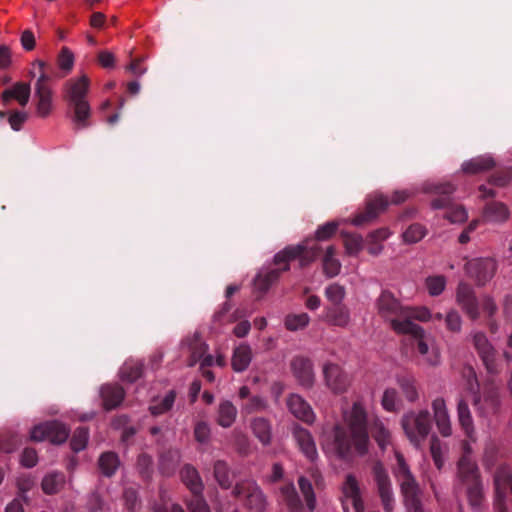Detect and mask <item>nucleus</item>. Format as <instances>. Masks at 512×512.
Here are the masks:
<instances>
[{"label": "nucleus", "instance_id": "f257e3e1", "mask_svg": "<svg viewBox=\"0 0 512 512\" xmlns=\"http://www.w3.org/2000/svg\"><path fill=\"white\" fill-rule=\"evenodd\" d=\"M343 425L320 436L323 452L330 457L346 459L368 452L370 440L367 430V412L361 401L342 411Z\"/></svg>", "mask_w": 512, "mask_h": 512}, {"label": "nucleus", "instance_id": "f03ea898", "mask_svg": "<svg viewBox=\"0 0 512 512\" xmlns=\"http://www.w3.org/2000/svg\"><path fill=\"white\" fill-rule=\"evenodd\" d=\"M89 87L90 80L85 74L69 79L64 86V98L72 111V122L77 128L89 125L91 107L86 100Z\"/></svg>", "mask_w": 512, "mask_h": 512}, {"label": "nucleus", "instance_id": "7ed1b4c3", "mask_svg": "<svg viewBox=\"0 0 512 512\" xmlns=\"http://www.w3.org/2000/svg\"><path fill=\"white\" fill-rule=\"evenodd\" d=\"M395 332L398 334H410L416 341L419 354L423 362L429 366L438 365L440 353L432 336L428 335L419 325L414 323L396 324Z\"/></svg>", "mask_w": 512, "mask_h": 512}, {"label": "nucleus", "instance_id": "20e7f679", "mask_svg": "<svg viewBox=\"0 0 512 512\" xmlns=\"http://www.w3.org/2000/svg\"><path fill=\"white\" fill-rule=\"evenodd\" d=\"M394 474L399 482L408 512H423L419 501V488L404 457L396 452Z\"/></svg>", "mask_w": 512, "mask_h": 512}, {"label": "nucleus", "instance_id": "39448f33", "mask_svg": "<svg viewBox=\"0 0 512 512\" xmlns=\"http://www.w3.org/2000/svg\"><path fill=\"white\" fill-rule=\"evenodd\" d=\"M320 246L317 244L309 245L304 241L294 246H287L274 256L275 265H282V270H289V261L298 259L301 267H306L313 263L319 256Z\"/></svg>", "mask_w": 512, "mask_h": 512}, {"label": "nucleus", "instance_id": "423d86ee", "mask_svg": "<svg viewBox=\"0 0 512 512\" xmlns=\"http://www.w3.org/2000/svg\"><path fill=\"white\" fill-rule=\"evenodd\" d=\"M401 425L409 441L419 446L430 432V414L427 410L407 412L401 419Z\"/></svg>", "mask_w": 512, "mask_h": 512}, {"label": "nucleus", "instance_id": "0eeeda50", "mask_svg": "<svg viewBox=\"0 0 512 512\" xmlns=\"http://www.w3.org/2000/svg\"><path fill=\"white\" fill-rule=\"evenodd\" d=\"M45 64L37 61L33 64L34 73L38 71V78L34 85V97L36 101V114L39 117H48L53 110V90L49 84V77L44 70Z\"/></svg>", "mask_w": 512, "mask_h": 512}, {"label": "nucleus", "instance_id": "6e6552de", "mask_svg": "<svg viewBox=\"0 0 512 512\" xmlns=\"http://www.w3.org/2000/svg\"><path fill=\"white\" fill-rule=\"evenodd\" d=\"M182 350L183 352L190 354V366L195 365L197 362H200L201 367H208L212 365L222 367L225 365L223 355L218 354L215 358L212 355H206L207 345L200 339L197 333L188 337L182 343Z\"/></svg>", "mask_w": 512, "mask_h": 512}, {"label": "nucleus", "instance_id": "1a4fd4ad", "mask_svg": "<svg viewBox=\"0 0 512 512\" xmlns=\"http://www.w3.org/2000/svg\"><path fill=\"white\" fill-rule=\"evenodd\" d=\"M378 313L387 321L391 328L395 331L396 324L413 323L412 321L403 320L405 308L389 291H383L376 301Z\"/></svg>", "mask_w": 512, "mask_h": 512}, {"label": "nucleus", "instance_id": "9d476101", "mask_svg": "<svg viewBox=\"0 0 512 512\" xmlns=\"http://www.w3.org/2000/svg\"><path fill=\"white\" fill-rule=\"evenodd\" d=\"M410 194L407 191H395L391 197V200L388 201L386 197L383 195H375L373 198H370L367 202V210L366 213L361 214L353 218L351 221L353 225L359 226L366 221L374 218L379 212L386 209V207L392 204H400L406 201L409 198Z\"/></svg>", "mask_w": 512, "mask_h": 512}, {"label": "nucleus", "instance_id": "9b49d317", "mask_svg": "<svg viewBox=\"0 0 512 512\" xmlns=\"http://www.w3.org/2000/svg\"><path fill=\"white\" fill-rule=\"evenodd\" d=\"M464 269L478 285H484L495 275L497 263L490 257L473 258L465 263Z\"/></svg>", "mask_w": 512, "mask_h": 512}, {"label": "nucleus", "instance_id": "f8f14e48", "mask_svg": "<svg viewBox=\"0 0 512 512\" xmlns=\"http://www.w3.org/2000/svg\"><path fill=\"white\" fill-rule=\"evenodd\" d=\"M69 435V430L60 422L51 421L36 425L30 432L33 441H49L53 444L64 443Z\"/></svg>", "mask_w": 512, "mask_h": 512}, {"label": "nucleus", "instance_id": "ddd939ff", "mask_svg": "<svg viewBox=\"0 0 512 512\" xmlns=\"http://www.w3.org/2000/svg\"><path fill=\"white\" fill-rule=\"evenodd\" d=\"M325 386L334 394L347 392L351 385L349 375L336 363L326 362L322 367Z\"/></svg>", "mask_w": 512, "mask_h": 512}, {"label": "nucleus", "instance_id": "4468645a", "mask_svg": "<svg viewBox=\"0 0 512 512\" xmlns=\"http://www.w3.org/2000/svg\"><path fill=\"white\" fill-rule=\"evenodd\" d=\"M342 494V506L344 512H349L350 506L355 510V512L364 511L359 484L353 475L348 474L346 476L342 485Z\"/></svg>", "mask_w": 512, "mask_h": 512}, {"label": "nucleus", "instance_id": "2eb2a0df", "mask_svg": "<svg viewBox=\"0 0 512 512\" xmlns=\"http://www.w3.org/2000/svg\"><path fill=\"white\" fill-rule=\"evenodd\" d=\"M233 493L236 496H244L247 507L255 512H261L265 508L266 499L260 488L252 481L237 484Z\"/></svg>", "mask_w": 512, "mask_h": 512}, {"label": "nucleus", "instance_id": "dca6fc26", "mask_svg": "<svg viewBox=\"0 0 512 512\" xmlns=\"http://www.w3.org/2000/svg\"><path fill=\"white\" fill-rule=\"evenodd\" d=\"M456 302L472 320H476L480 316V310L473 289L465 284L460 283L456 290Z\"/></svg>", "mask_w": 512, "mask_h": 512}, {"label": "nucleus", "instance_id": "f3484780", "mask_svg": "<svg viewBox=\"0 0 512 512\" xmlns=\"http://www.w3.org/2000/svg\"><path fill=\"white\" fill-rule=\"evenodd\" d=\"M321 320L328 326L341 329H348L352 323L351 312L346 305L326 307Z\"/></svg>", "mask_w": 512, "mask_h": 512}, {"label": "nucleus", "instance_id": "a211bd4d", "mask_svg": "<svg viewBox=\"0 0 512 512\" xmlns=\"http://www.w3.org/2000/svg\"><path fill=\"white\" fill-rule=\"evenodd\" d=\"M373 473L384 508L390 512L393 509L394 497L389 476L381 464L373 467Z\"/></svg>", "mask_w": 512, "mask_h": 512}, {"label": "nucleus", "instance_id": "6ab92c4d", "mask_svg": "<svg viewBox=\"0 0 512 512\" xmlns=\"http://www.w3.org/2000/svg\"><path fill=\"white\" fill-rule=\"evenodd\" d=\"M433 418L439 433L444 437L452 434V424L450 414L445 400L437 397L432 401Z\"/></svg>", "mask_w": 512, "mask_h": 512}, {"label": "nucleus", "instance_id": "aec40b11", "mask_svg": "<svg viewBox=\"0 0 512 512\" xmlns=\"http://www.w3.org/2000/svg\"><path fill=\"white\" fill-rule=\"evenodd\" d=\"M475 349L478 351L486 368L490 372L496 371L495 350L487 336L482 332H475L471 335Z\"/></svg>", "mask_w": 512, "mask_h": 512}, {"label": "nucleus", "instance_id": "412c9836", "mask_svg": "<svg viewBox=\"0 0 512 512\" xmlns=\"http://www.w3.org/2000/svg\"><path fill=\"white\" fill-rule=\"evenodd\" d=\"M293 437L303 455L311 462H314L318 458V452L315 441L311 433L295 425L292 429Z\"/></svg>", "mask_w": 512, "mask_h": 512}, {"label": "nucleus", "instance_id": "4be33fe9", "mask_svg": "<svg viewBox=\"0 0 512 512\" xmlns=\"http://www.w3.org/2000/svg\"><path fill=\"white\" fill-rule=\"evenodd\" d=\"M293 375L303 387H311L315 380L313 365L311 361L304 357H296L291 362Z\"/></svg>", "mask_w": 512, "mask_h": 512}, {"label": "nucleus", "instance_id": "5701e85b", "mask_svg": "<svg viewBox=\"0 0 512 512\" xmlns=\"http://www.w3.org/2000/svg\"><path fill=\"white\" fill-rule=\"evenodd\" d=\"M289 411L298 419L306 422L313 423L315 414L310 405L298 394H292L287 400Z\"/></svg>", "mask_w": 512, "mask_h": 512}, {"label": "nucleus", "instance_id": "b1692460", "mask_svg": "<svg viewBox=\"0 0 512 512\" xmlns=\"http://www.w3.org/2000/svg\"><path fill=\"white\" fill-rule=\"evenodd\" d=\"M31 94L30 84L17 82L12 87L2 92V101L7 104L10 100H16L21 106H26Z\"/></svg>", "mask_w": 512, "mask_h": 512}, {"label": "nucleus", "instance_id": "393cba45", "mask_svg": "<svg viewBox=\"0 0 512 512\" xmlns=\"http://www.w3.org/2000/svg\"><path fill=\"white\" fill-rule=\"evenodd\" d=\"M237 414L236 406L228 400H223L218 405L215 420L221 427L229 428L235 422Z\"/></svg>", "mask_w": 512, "mask_h": 512}, {"label": "nucleus", "instance_id": "a878e982", "mask_svg": "<svg viewBox=\"0 0 512 512\" xmlns=\"http://www.w3.org/2000/svg\"><path fill=\"white\" fill-rule=\"evenodd\" d=\"M252 360L251 347L245 343L240 344L234 349L231 365L234 371H245Z\"/></svg>", "mask_w": 512, "mask_h": 512}, {"label": "nucleus", "instance_id": "bb28decb", "mask_svg": "<svg viewBox=\"0 0 512 512\" xmlns=\"http://www.w3.org/2000/svg\"><path fill=\"white\" fill-rule=\"evenodd\" d=\"M495 166V161L490 155L472 158L462 164V170L468 174H476L487 171Z\"/></svg>", "mask_w": 512, "mask_h": 512}, {"label": "nucleus", "instance_id": "cd10ccee", "mask_svg": "<svg viewBox=\"0 0 512 512\" xmlns=\"http://www.w3.org/2000/svg\"><path fill=\"white\" fill-rule=\"evenodd\" d=\"M251 430L254 436L264 445L267 446L272 440V427L270 422L262 417L254 418L251 421Z\"/></svg>", "mask_w": 512, "mask_h": 512}, {"label": "nucleus", "instance_id": "c85d7f7f", "mask_svg": "<svg viewBox=\"0 0 512 512\" xmlns=\"http://www.w3.org/2000/svg\"><path fill=\"white\" fill-rule=\"evenodd\" d=\"M457 418L459 425L468 437L474 434V422L468 403L464 399H459L457 403Z\"/></svg>", "mask_w": 512, "mask_h": 512}, {"label": "nucleus", "instance_id": "c756f323", "mask_svg": "<svg viewBox=\"0 0 512 512\" xmlns=\"http://www.w3.org/2000/svg\"><path fill=\"white\" fill-rule=\"evenodd\" d=\"M278 269L262 270L254 280V287L257 291L265 293L270 286L277 281L280 273L283 271V264L277 265Z\"/></svg>", "mask_w": 512, "mask_h": 512}, {"label": "nucleus", "instance_id": "7c9ffc66", "mask_svg": "<svg viewBox=\"0 0 512 512\" xmlns=\"http://www.w3.org/2000/svg\"><path fill=\"white\" fill-rule=\"evenodd\" d=\"M455 190L454 186L446 183V184H437L431 187L428 191L434 192L439 195V198L432 200L431 206L433 209H442L446 208L450 204V194Z\"/></svg>", "mask_w": 512, "mask_h": 512}, {"label": "nucleus", "instance_id": "2f4dec72", "mask_svg": "<svg viewBox=\"0 0 512 512\" xmlns=\"http://www.w3.org/2000/svg\"><path fill=\"white\" fill-rule=\"evenodd\" d=\"M101 395L105 409L109 410L115 408L122 402L124 391L119 386L106 385L102 387Z\"/></svg>", "mask_w": 512, "mask_h": 512}, {"label": "nucleus", "instance_id": "473e14b6", "mask_svg": "<svg viewBox=\"0 0 512 512\" xmlns=\"http://www.w3.org/2000/svg\"><path fill=\"white\" fill-rule=\"evenodd\" d=\"M323 272L327 277H335L341 271V262L335 257V248L327 246L322 259Z\"/></svg>", "mask_w": 512, "mask_h": 512}, {"label": "nucleus", "instance_id": "72a5a7b5", "mask_svg": "<svg viewBox=\"0 0 512 512\" xmlns=\"http://www.w3.org/2000/svg\"><path fill=\"white\" fill-rule=\"evenodd\" d=\"M404 318L403 320L411 321L412 319L421 321V322H429L432 320H441L442 314L437 313L435 315H432L430 310L426 307H406L404 311Z\"/></svg>", "mask_w": 512, "mask_h": 512}, {"label": "nucleus", "instance_id": "f704fd0d", "mask_svg": "<svg viewBox=\"0 0 512 512\" xmlns=\"http://www.w3.org/2000/svg\"><path fill=\"white\" fill-rule=\"evenodd\" d=\"M181 477L184 484L193 494H200L202 492L203 484L195 468L192 466H185L181 471Z\"/></svg>", "mask_w": 512, "mask_h": 512}, {"label": "nucleus", "instance_id": "c9c22d12", "mask_svg": "<svg viewBox=\"0 0 512 512\" xmlns=\"http://www.w3.org/2000/svg\"><path fill=\"white\" fill-rule=\"evenodd\" d=\"M370 430L381 449H385L391 443V433L380 419L373 420Z\"/></svg>", "mask_w": 512, "mask_h": 512}, {"label": "nucleus", "instance_id": "e433bc0d", "mask_svg": "<svg viewBox=\"0 0 512 512\" xmlns=\"http://www.w3.org/2000/svg\"><path fill=\"white\" fill-rule=\"evenodd\" d=\"M143 366L138 360L126 361L120 370V377L127 382H134L142 376Z\"/></svg>", "mask_w": 512, "mask_h": 512}, {"label": "nucleus", "instance_id": "4c0bfd02", "mask_svg": "<svg viewBox=\"0 0 512 512\" xmlns=\"http://www.w3.org/2000/svg\"><path fill=\"white\" fill-rule=\"evenodd\" d=\"M495 489L498 499L503 498L508 489L512 492V476L508 469L501 468L497 471L495 475Z\"/></svg>", "mask_w": 512, "mask_h": 512}, {"label": "nucleus", "instance_id": "58836bf2", "mask_svg": "<svg viewBox=\"0 0 512 512\" xmlns=\"http://www.w3.org/2000/svg\"><path fill=\"white\" fill-rule=\"evenodd\" d=\"M509 217L507 207L502 203H493L486 207L484 211V218L489 222H503Z\"/></svg>", "mask_w": 512, "mask_h": 512}, {"label": "nucleus", "instance_id": "ea45409f", "mask_svg": "<svg viewBox=\"0 0 512 512\" xmlns=\"http://www.w3.org/2000/svg\"><path fill=\"white\" fill-rule=\"evenodd\" d=\"M280 498L286 503L291 512H297L300 508V500L292 483L280 489Z\"/></svg>", "mask_w": 512, "mask_h": 512}, {"label": "nucleus", "instance_id": "a19ab883", "mask_svg": "<svg viewBox=\"0 0 512 512\" xmlns=\"http://www.w3.org/2000/svg\"><path fill=\"white\" fill-rule=\"evenodd\" d=\"M310 322V317L307 313L288 314L285 317L284 325L290 331H297L305 328Z\"/></svg>", "mask_w": 512, "mask_h": 512}, {"label": "nucleus", "instance_id": "79ce46f5", "mask_svg": "<svg viewBox=\"0 0 512 512\" xmlns=\"http://www.w3.org/2000/svg\"><path fill=\"white\" fill-rule=\"evenodd\" d=\"M99 467L103 474L111 476L119 467V459L116 454L108 452L101 455Z\"/></svg>", "mask_w": 512, "mask_h": 512}, {"label": "nucleus", "instance_id": "37998d69", "mask_svg": "<svg viewBox=\"0 0 512 512\" xmlns=\"http://www.w3.org/2000/svg\"><path fill=\"white\" fill-rule=\"evenodd\" d=\"M427 231L424 226L420 224L410 225L402 234L403 241L407 244H414L422 240Z\"/></svg>", "mask_w": 512, "mask_h": 512}, {"label": "nucleus", "instance_id": "c03bdc74", "mask_svg": "<svg viewBox=\"0 0 512 512\" xmlns=\"http://www.w3.org/2000/svg\"><path fill=\"white\" fill-rule=\"evenodd\" d=\"M498 404L499 401L495 395L485 397L483 402L480 396H475L474 398V405L478 408L482 415L496 412Z\"/></svg>", "mask_w": 512, "mask_h": 512}, {"label": "nucleus", "instance_id": "a18cd8bd", "mask_svg": "<svg viewBox=\"0 0 512 512\" xmlns=\"http://www.w3.org/2000/svg\"><path fill=\"white\" fill-rule=\"evenodd\" d=\"M64 482V477L59 473H51L44 477L42 489L47 494H53L58 491Z\"/></svg>", "mask_w": 512, "mask_h": 512}, {"label": "nucleus", "instance_id": "49530a36", "mask_svg": "<svg viewBox=\"0 0 512 512\" xmlns=\"http://www.w3.org/2000/svg\"><path fill=\"white\" fill-rule=\"evenodd\" d=\"M325 296L334 306L342 305L341 303L346 296V291L343 286L333 283L325 289Z\"/></svg>", "mask_w": 512, "mask_h": 512}, {"label": "nucleus", "instance_id": "de8ad7c7", "mask_svg": "<svg viewBox=\"0 0 512 512\" xmlns=\"http://www.w3.org/2000/svg\"><path fill=\"white\" fill-rule=\"evenodd\" d=\"M175 401V394L173 391L168 392L164 398L158 403L154 402L150 406V411L153 415H160L170 410Z\"/></svg>", "mask_w": 512, "mask_h": 512}, {"label": "nucleus", "instance_id": "09e8293b", "mask_svg": "<svg viewBox=\"0 0 512 512\" xmlns=\"http://www.w3.org/2000/svg\"><path fill=\"white\" fill-rule=\"evenodd\" d=\"M398 404L399 398L397 391L393 388L386 389L381 399L383 409L388 412H394L398 409Z\"/></svg>", "mask_w": 512, "mask_h": 512}, {"label": "nucleus", "instance_id": "8fccbe9b", "mask_svg": "<svg viewBox=\"0 0 512 512\" xmlns=\"http://www.w3.org/2000/svg\"><path fill=\"white\" fill-rule=\"evenodd\" d=\"M446 286V279L443 276H431L426 279V288L431 296L440 295Z\"/></svg>", "mask_w": 512, "mask_h": 512}, {"label": "nucleus", "instance_id": "3c124183", "mask_svg": "<svg viewBox=\"0 0 512 512\" xmlns=\"http://www.w3.org/2000/svg\"><path fill=\"white\" fill-rule=\"evenodd\" d=\"M214 474L216 480L223 488L230 487V472L228 470L226 463L222 461L216 462L214 466Z\"/></svg>", "mask_w": 512, "mask_h": 512}, {"label": "nucleus", "instance_id": "603ef678", "mask_svg": "<svg viewBox=\"0 0 512 512\" xmlns=\"http://www.w3.org/2000/svg\"><path fill=\"white\" fill-rule=\"evenodd\" d=\"M344 246L347 254L355 256L363 249V239L358 234L347 235Z\"/></svg>", "mask_w": 512, "mask_h": 512}, {"label": "nucleus", "instance_id": "864d4df0", "mask_svg": "<svg viewBox=\"0 0 512 512\" xmlns=\"http://www.w3.org/2000/svg\"><path fill=\"white\" fill-rule=\"evenodd\" d=\"M298 483L300 490L305 497L308 508L311 511L314 510L316 506V500L311 483L304 477H300Z\"/></svg>", "mask_w": 512, "mask_h": 512}, {"label": "nucleus", "instance_id": "5fc2aeb1", "mask_svg": "<svg viewBox=\"0 0 512 512\" xmlns=\"http://www.w3.org/2000/svg\"><path fill=\"white\" fill-rule=\"evenodd\" d=\"M445 325L448 331L459 333L462 329V317L458 311L451 309L445 316Z\"/></svg>", "mask_w": 512, "mask_h": 512}, {"label": "nucleus", "instance_id": "6e6d98bb", "mask_svg": "<svg viewBox=\"0 0 512 512\" xmlns=\"http://www.w3.org/2000/svg\"><path fill=\"white\" fill-rule=\"evenodd\" d=\"M339 222L331 221L319 226L315 232V238L319 241L330 239L337 231Z\"/></svg>", "mask_w": 512, "mask_h": 512}, {"label": "nucleus", "instance_id": "4d7b16f0", "mask_svg": "<svg viewBox=\"0 0 512 512\" xmlns=\"http://www.w3.org/2000/svg\"><path fill=\"white\" fill-rule=\"evenodd\" d=\"M268 407L267 401L261 396H253L249 401L243 405L242 411L247 414L254 412H261L266 410Z\"/></svg>", "mask_w": 512, "mask_h": 512}, {"label": "nucleus", "instance_id": "13d9d810", "mask_svg": "<svg viewBox=\"0 0 512 512\" xmlns=\"http://www.w3.org/2000/svg\"><path fill=\"white\" fill-rule=\"evenodd\" d=\"M398 383L407 400L413 402L418 398L417 388L413 379L401 378Z\"/></svg>", "mask_w": 512, "mask_h": 512}, {"label": "nucleus", "instance_id": "bf43d9fd", "mask_svg": "<svg viewBox=\"0 0 512 512\" xmlns=\"http://www.w3.org/2000/svg\"><path fill=\"white\" fill-rule=\"evenodd\" d=\"M88 431L85 428L77 429L71 439V447L75 452L83 450L88 442Z\"/></svg>", "mask_w": 512, "mask_h": 512}, {"label": "nucleus", "instance_id": "052dcab7", "mask_svg": "<svg viewBox=\"0 0 512 512\" xmlns=\"http://www.w3.org/2000/svg\"><path fill=\"white\" fill-rule=\"evenodd\" d=\"M459 473L465 479L470 480L473 483H476L477 480V469L474 463L470 462L467 459H462L459 462Z\"/></svg>", "mask_w": 512, "mask_h": 512}, {"label": "nucleus", "instance_id": "680f3d73", "mask_svg": "<svg viewBox=\"0 0 512 512\" xmlns=\"http://www.w3.org/2000/svg\"><path fill=\"white\" fill-rule=\"evenodd\" d=\"M448 221L454 224H460L468 219V212L461 205H456L450 208L446 214Z\"/></svg>", "mask_w": 512, "mask_h": 512}, {"label": "nucleus", "instance_id": "e2e57ef3", "mask_svg": "<svg viewBox=\"0 0 512 512\" xmlns=\"http://www.w3.org/2000/svg\"><path fill=\"white\" fill-rule=\"evenodd\" d=\"M430 451L436 466L440 469L443 465V447L438 438L431 439Z\"/></svg>", "mask_w": 512, "mask_h": 512}, {"label": "nucleus", "instance_id": "0e129e2a", "mask_svg": "<svg viewBox=\"0 0 512 512\" xmlns=\"http://www.w3.org/2000/svg\"><path fill=\"white\" fill-rule=\"evenodd\" d=\"M27 119H28L27 112L14 111L10 114V116L8 118V122L13 130L18 131L21 129L22 125L26 122Z\"/></svg>", "mask_w": 512, "mask_h": 512}, {"label": "nucleus", "instance_id": "69168bd1", "mask_svg": "<svg viewBox=\"0 0 512 512\" xmlns=\"http://www.w3.org/2000/svg\"><path fill=\"white\" fill-rule=\"evenodd\" d=\"M74 65V55L68 48H63L59 56V67L70 71Z\"/></svg>", "mask_w": 512, "mask_h": 512}, {"label": "nucleus", "instance_id": "338daca9", "mask_svg": "<svg viewBox=\"0 0 512 512\" xmlns=\"http://www.w3.org/2000/svg\"><path fill=\"white\" fill-rule=\"evenodd\" d=\"M194 435L198 442L206 443L210 438V427L205 422H199L194 429Z\"/></svg>", "mask_w": 512, "mask_h": 512}, {"label": "nucleus", "instance_id": "774afa93", "mask_svg": "<svg viewBox=\"0 0 512 512\" xmlns=\"http://www.w3.org/2000/svg\"><path fill=\"white\" fill-rule=\"evenodd\" d=\"M188 509L190 512H210L209 506L199 494H194L193 499L188 503Z\"/></svg>", "mask_w": 512, "mask_h": 512}]
</instances>
